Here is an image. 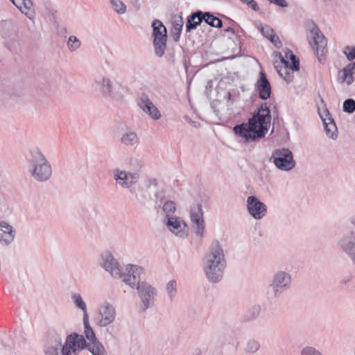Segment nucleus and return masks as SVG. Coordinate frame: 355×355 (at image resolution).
I'll list each match as a JSON object with an SVG mask.
<instances>
[{"mask_svg": "<svg viewBox=\"0 0 355 355\" xmlns=\"http://www.w3.org/2000/svg\"><path fill=\"white\" fill-rule=\"evenodd\" d=\"M270 110L267 103L260 105L257 111L248 119L234 127L236 135L243 139L244 142L254 141L265 137L270 125Z\"/></svg>", "mask_w": 355, "mask_h": 355, "instance_id": "f257e3e1", "label": "nucleus"}, {"mask_svg": "<svg viewBox=\"0 0 355 355\" xmlns=\"http://www.w3.org/2000/svg\"><path fill=\"white\" fill-rule=\"evenodd\" d=\"M226 268L223 249L218 241L213 243L206 253L202 264L205 275L209 282H220Z\"/></svg>", "mask_w": 355, "mask_h": 355, "instance_id": "f03ea898", "label": "nucleus"}, {"mask_svg": "<svg viewBox=\"0 0 355 355\" xmlns=\"http://www.w3.org/2000/svg\"><path fill=\"white\" fill-rule=\"evenodd\" d=\"M129 272L131 276L124 279V283L131 288H136L138 295L141 301L144 310L148 309L154 304L157 291L155 287L146 282H141V275L144 273L141 266H129Z\"/></svg>", "mask_w": 355, "mask_h": 355, "instance_id": "7ed1b4c3", "label": "nucleus"}, {"mask_svg": "<svg viewBox=\"0 0 355 355\" xmlns=\"http://www.w3.org/2000/svg\"><path fill=\"white\" fill-rule=\"evenodd\" d=\"M87 348L92 355H106L103 345L98 341L87 344L83 335L73 333L69 335L62 347V355H77Z\"/></svg>", "mask_w": 355, "mask_h": 355, "instance_id": "20e7f679", "label": "nucleus"}, {"mask_svg": "<svg viewBox=\"0 0 355 355\" xmlns=\"http://www.w3.org/2000/svg\"><path fill=\"white\" fill-rule=\"evenodd\" d=\"M28 163L29 172L34 180L44 182L51 178L53 173L51 165L40 149L33 148L30 151Z\"/></svg>", "mask_w": 355, "mask_h": 355, "instance_id": "39448f33", "label": "nucleus"}, {"mask_svg": "<svg viewBox=\"0 0 355 355\" xmlns=\"http://www.w3.org/2000/svg\"><path fill=\"white\" fill-rule=\"evenodd\" d=\"M99 264L101 267L108 272L112 277L121 279L123 282H124L125 277H128L129 275L131 276V273L128 271V267L138 266L137 265L128 264L123 268L109 252H106L101 255Z\"/></svg>", "mask_w": 355, "mask_h": 355, "instance_id": "423d86ee", "label": "nucleus"}, {"mask_svg": "<svg viewBox=\"0 0 355 355\" xmlns=\"http://www.w3.org/2000/svg\"><path fill=\"white\" fill-rule=\"evenodd\" d=\"M116 318L115 306L108 302H103L97 309L94 317V324L101 328L107 327L112 324Z\"/></svg>", "mask_w": 355, "mask_h": 355, "instance_id": "0eeeda50", "label": "nucleus"}, {"mask_svg": "<svg viewBox=\"0 0 355 355\" xmlns=\"http://www.w3.org/2000/svg\"><path fill=\"white\" fill-rule=\"evenodd\" d=\"M270 160H272L277 168L282 171H290L296 164L293 153L287 148L275 149L272 153Z\"/></svg>", "mask_w": 355, "mask_h": 355, "instance_id": "6e6552de", "label": "nucleus"}, {"mask_svg": "<svg viewBox=\"0 0 355 355\" xmlns=\"http://www.w3.org/2000/svg\"><path fill=\"white\" fill-rule=\"evenodd\" d=\"M113 179L116 186L124 189H130L140 180L138 171H131L115 168L112 170Z\"/></svg>", "mask_w": 355, "mask_h": 355, "instance_id": "1a4fd4ad", "label": "nucleus"}, {"mask_svg": "<svg viewBox=\"0 0 355 355\" xmlns=\"http://www.w3.org/2000/svg\"><path fill=\"white\" fill-rule=\"evenodd\" d=\"M291 275L286 271L279 270L273 275L269 287L272 290L274 297L279 298L284 292L291 288Z\"/></svg>", "mask_w": 355, "mask_h": 355, "instance_id": "9d476101", "label": "nucleus"}, {"mask_svg": "<svg viewBox=\"0 0 355 355\" xmlns=\"http://www.w3.org/2000/svg\"><path fill=\"white\" fill-rule=\"evenodd\" d=\"M337 246L355 263V230L345 232L338 239Z\"/></svg>", "mask_w": 355, "mask_h": 355, "instance_id": "9b49d317", "label": "nucleus"}, {"mask_svg": "<svg viewBox=\"0 0 355 355\" xmlns=\"http://www.w3.org/2000/svg\"><path fill=\"white\" fill-rule=\"evenodd\" d=\"M246 207L249 215L254 220H261L267 214L266 205L254 196L247 198Z\"/></svg>", "mask_w": 355, "mask_h": 355, "instance_id": "f8f14e48", "label": "nucleus"}, {"mask_svg": "<svg viewBox=\"0 0 355 355\" xmlns=\"http://www.w3.org/2000/svg\"><path fill=\"white\" fill-rule=\"evenodd\" d=\"M190 218L191 221V225L196 235L200 237H203L205 230V225L201 205L197 204L191 207Z\"/></svg>", "mask_w": 355, "mask_h": 355, "instance_id": "ddd939ff", "label": "nucleus"}, {"mask_svg": "<svg viewBox=\"0 0 355 355\" xmlns=\"http://www.w3.org/2000/svg\"><path fill=\"white\" fill-rule=\"evenodd\" d=\"M304 26L309 44H327V38L312 19L306 20Z\"/></svg>", "mask_w": 355, "mask_h": 355, "instance_id": "4468645a", "label": "nucleus"}, {"mask_svg": "<svg viewBox=\"0 0 355 355\" xmlns=\"http://www.w3.org/2000/svg\"><path fill=\"white\" fill-rule=\"evenodd\" d=\"M164 223L168 230L180 238H185L188 235V227L187 223L180 217L164 218Z\"/></svg>", "mask_w": 355, "mask_h": 355, "instance_id": "2eb2a0df", "label": "nucleus"}, {"mask_svg": "<svg viewBox=\"0 0 355 355\" xmlns=\"http://www.w3.org/2000/svg\"><path fill=\"white\" fill-rule=\"evenodd\" d=\"M94 83L99 86L103 95L106 98L119 100L121 98V95L113 87L110 79L105 76H96L94 78Z\"/></svg>", "mask_w": 355, "mask_h": 355, "instance_id": "dca6fc26", "label": "nucleus"}, {"mask_svg": "<svg viewBox=\"0 0 355 355\" xmlns=\"http://www.w3.org/2000/svg\"><path fill=\"white\" fill-rule=\"evenodd\" d=\"M137 105L150 119L155 121L161 119L162 114L160 111L146 95H143L139 98Z\"/></svg>", "mask_w": 355, "mask_h": 355, "instance_id": "f3484780", "label": "nucleus"}, {"mask_svg": "<svg viewBox=\"0 0 355 355\" xmlns=\"http://www.w3.org/2000/svg\"><path fill=\"white\" fill-rule=\"evenodd\" d=\"M255 89L261 100H267L271 96V86L266 78V73L260 72L259 78L255 83Z\"/></svg>", "mask_w": 355, "mask_h": 355, "instance_id": "a211bd4d", "label": "nucleus"}, {"mask_svg": "<svg viewBox=\"0 0 355 355\" xmlns=\"http://www.w3.org/2000/svg\"><path fill=\"white\" fill-rule=\"evenodd\" d=\"M152 27L153 29V44H166L167 41L166 28L159 19H155L153 21Z\"/></svg>", "mask_w": 355, "mask_h": 355, "instance_id": "6ab92c4d", "label": "nucleus"}, {"mask_svg": "<svg viewBox=\"0 0 355 355\" xmlns=\"http://www.w3.org/2000/svg\"><path fill=\"white\" fill-rule=\"evenodd\" d=\"M16 230L5 221L0 223V243L4 245H10L15 239Z\"/></svg>", "mask_w": 355, "mask_h": 355, "instance_id": "aec40b11", "label": "nucleus"}, {"mask_svg": "<svg viewBox=\"0 0 355 355\" xmlns=\"http://www.w3.org/2000/svg\"><path fill=\"white\" fill-rule=\"evenodd\" d=\"M320 116L322 121L327 135L331 139L336 138L337 127L329 112L327 110H324L322 113H320Z\"/></svg>", "mask_w": 355, "mask_h": 355, "instance_id": "412c9836", "label": "nucleus"}, {"mask_svg": "<svg viewBox=\"0 0 355 355\" xmlns=\"http://www.w3.org/2000/svg\"><path fill=\"white\" fill-rule=\"evenodd\" d=\"M355 78V62H352L343 68L338 73V80L340 83L352 85Z\"/></svg>", "mask_w": 355, "mask_h": 355, "instance_id": "4be33fe9", "label": "nucleus"}, {"mask_svg": "<svg viewBox=\"0 0 355 355\" xmlns=\"http://www.w3.org/2000/svg\"><path fill=\"white\" fill-rule=\"evenodd\" d=\"M279 56L282 64H291L292 71L300 70V60L292 51L286 49L284 55L279 53Z\"/></svg>", "mask_w": 355, "mask_h": 355, "instance_id": "5701e85b", "label": "nucleus"}, {"mask_svg": "<svg viewBox=\"0 0 355 355\" xmlns=\"http://www.w3.org/2000/svg\"><path fill=\"white\" fill-rule=\"evenodd\" d=\"M172 28L171 35L175 42H179L180 34L184 25V21L181 16L173 15L171 19Z\"/></svg>", "mask_w": 355, "mask_h": 355, "instance_id": "b1692460", "label": "nucleus"}, {"mask_svg": "<svg viewBox=\"0 0 355 355\" xmlns=\"http://www.w3.org/2000/svg\"><path fill=\"white\" fill-rule=\"evenodd\" d=\"M202 20L203 12L198 10L194 13H192L187 18V21L186 23V31L189 32L192 29H195L197 26L201 24Z\"/></svg>", "mask_w": 355, "mask_h": 355, "instance_id": "393cba45", "label": "nucleus"}, {"mask_svg": "<svg viewBox=\"0 0 355 355\" xmlns=\"http://www.w3.org/2000/svg\"><path fill=\"white\" fill-rule=\"evenodd\" d=\"M275 68L279 76L284 78L286 83H290L293 81L294 71H292L291 64H282V65H276Z\"/></svg>", "mask_w": 355, "mask_h": 355, "instance_id": "a878e982", "label": "nucleus"}, {"mask_svg": "<svg viewBox=\"0 0 355 355\" xmlns=\"http://www.w3.org/2000/svg\"><path fill=\"white\" fill-rule=\"evenodd\" d=\"M71 299L75 307L83 312V318L89 317L87 304L83 300L81 295L78 293H73L71 295Z\"/></svg>", "mask_w": 355, "mask_h": 355, "instance_id": "bb28decb", "label": "nucleus"}, {"mask_svg": "<svg viewBox=\"0 0 355 355\" xmlns=\"http://www.w3.org/2000/svg\"><path fill=\"white\" fill-rule=\"evenodd\" d=\"M120 141L126 146H133L137 145L139 140L135 132L128 131L122 135Z\"/></svg>", "mask_w": 355, "mask_h": 355, "instance_id": "cd10ccee", "label": "nucleus"}, {"mask_svg": "<svg viewBox=\"0 0 355 355\" xmlns=\"http://www.w3.org/2000/svg\"><path fill=\"white\" fill-rule=\"evenodd\" d=\"M257 28L263 36L267 38L270 42L273 43V44H276L277 42H280L279 37L275 34L274 30L270 26H263L260 24Z\"/></svg>", "mask_w": 355, "mask_h": 355, "instance_id": "c85d7f7f", "label": "nucleus"}, {"mask_svg": "<svg viewBox=\"0 0 355 355\" xmlns=\"http://www.w3.org/2000/svg\"><path fill=\"white\" fill-rule=\"evenodd\" d=\"M83 326H84V334L87 339L89 341V343L97 341L98 339L96 334L89 324V317L83 318Z\"/></svg>", "mask_w": 355, "mask_h": 355, "instance_id": "c756f323", "label": "nucleus"}, {"mask_svg": "<svg viewBox=\"0 0 355 355\" xmlns=\"http://www.w3.org/2000/svg\"><path fill=\"white\" fill-rule=\"evenodd\" d=\"M165 289L170 302H173L178 294V284L176 280H169L166 284Z\"/></svg>", "mask_w": 355, "mask_h": 355, "instance_id": "7c9ffc66", "label": "nucleus"}, {"mask_svg": "<svg viewBox=\"0 0 355 355\" xmlns=\"http://www.w3.org/2000/svg\"><path fill=\"white\" fill-rule=\"evenodd\" d=\"M203 20L212 27L221 28L223 26L222 21L209 12H203Z\"/></svg>", "mask_w": 355, "mask_h": 355, "instance_id": "2f4dec72", "label": "nucleus"}, {"mask_svg": "<svg viewBox=\"0 0 355 355\" xmlns=\"http://www.w3.org/2000/svg\"><path fill=\"white\" fill-rule=\"evenodd\" d=\"M19 10L30 19L35 16V11L33 8V3L31 0L23 1L21 7Z\"/></svg>", "mask_w": 355, "mask_h": 355, "instance_id": "473e14b6", "label": "nucleus"}, {"mask_svg": "<svg viewBox=\"0 0 355 355\" xmlns=\"http://www.w3.org/2000/svg\"><path fill=\"white\" fill-rule=\"evenodd\" d=\"M128 165L131 171H138L139 175H141V170L144 166V162L141 159L137 157H131L129 159Z\"/></svg>", "mask_w": 355, "mask_h": 355, "instance_id": "72a5a7b5", "label": "nucleus"}, {"mask_svg": "<svg viewBox=\"0 0 355 355\" xmlns=\"http://www.w3.org/2000/svg\"><path fill=\"white\" fill-rule=\"evenodd\" d=\"M62 347L61 340L55 341L54 343L49 345L45 348L46 355H59V352H62Z\"/></svg>", "mask_w": 355, "mask_h": 355, "instance_id": "f704fd0d", "label": "nucleus"}, {"mask_svg": "<svg viewBox=\"0 0 355 355\" xmlns=\"http://www.w3.org/2000/svg\"><path fill=\"white\" fill-rule=\"evenodd\" d=\"M261 306L260 305H254L252 306L246 313L244 316L245 321H252L257 318L261 312Z\"/></svg>", "mask_w": 355, "mask_h": 355, "instance_id": "c9c22d12", "label": "nucleus"}, {"mask_svg": "<svg viewBox=\"0 0 355 355\" xmlns=\"http://www.w3.org/2000/svg\"><path fill=\"white\" fill-rule=\"evenodd\" d=\"M162 210L166 214L165 218L173 217V214L176 210V204L174 201L166 200L162 206Z\"/></svg>", "mask_w": 355, "mask_h": 355, "instance_id": "e433bc0d", "label": "nucleus"}, {"mask_svg": "<svg viewBox=\"0 0 355 355\" xmlns=\"http://www.w3.org/2000/svg\"><path fill=\"white\" fill-rule=\"evenodd\" d=\"M314 53L318 58V61L320 63H323L325 61L326 54L328 51L327 46H315L313 49Z\"/></svg>", "mask_w": 355, "mask_h": 355, "instance_id": "4c0bfd02", "label": "nucleus"}, {"mask_svg": "<svg viewBox=\"0 0 355 355\" xmlns=\"http://www.w3.org/2000/svg\"><path fill=\"white\" fill-rule=\"evenodd\" d=\"M110 4L113 10L119 15L126 12V6L121 0H110Z\"/></svg>", "mask_w": 355, "mask_h": 355, "instance_id": "58836bf2", "label": "nucleus"}, {"mask_svg": "<svg viewBox=\"0 0 355 355\" xmlns=\"http://www.w3.org/2000/svg\"><path fill=\"white\" fill-rule=\"evenodd\" d=\"M260 347L259 343L256 340H250L248 341L246 344V347L245 349V352L247 353H255L258 351Z\"/></svg>", "mask_w": 355, "mask_h": 355, "instance_id": "ea45409f", "label": "nucleus"}, {"mask_svg": "<svg viewBox=\"0 0 355 355\" xmlns=\"http://www.w3.org/2000/svg\"><path fill=\"white\" fill-rule=\"evenodd\" d=\"M343 111L347 113H353L355 111V101L352 98L345 100L343 105Z\"/></svg>", "mask_w": 355, "mask_h": 355, "instance_id": "a19ab883", "label": "nucleus"}, {"mask_svg": "<svg viewBox=\"0 0 355 355\" xmlns=\"http://www.w3.org/2000/svg\"><path fill=\"white\" fill-rule=\"evenodd\" d=\"M300 355H322V353L311 346H306L300 351Z\"/></svg>", "mask_w": 355, "mask_h": 355, "instance_id": "79ce46f5", "label": "nucleus"}, {"mask_svg": "<svg viewBox=\"0 0 355 355\" xmlns=\"http://www.w3.org/2000/svg\"><path fill=\"white\" fill-rule=\"evenodd\" d=\"M347 59L350 61L355 59V46H346L343 51Z\"/></svg>", "mask_w": 355, "mask_h": 355, "instance_id": "37998d69", "label": "nucleus"}, {"mask_svg": "<svg viewBox=\"0 0 355 355\" xmlns=\"http://www.w3.org/2000/svg\"><path fill=\"white\" fill-rule=\"evenodd\" d=\"M232 53L225 56L224 59H234L241 54V46H234L232 49Z\"/></svg>", "mask_w": 355, "mask_h": 355, "instance_id": "c03bdc74", "label": "nucleus"}, {"mask_svg": "<svg viewBox=\"0 0 355 355\" xmlns=\"http://www.w3.org/2000/svg\"><path fill=\"white\" fill-rule=\"evenodd\" d=\"M155 53L157 56L162 57L165 51L166 46H155Z\"/></svg>", "mask_w": 355, "mask_h": 355, "instance_id": "a18cd8bd", "label": "nucleus"}, {"mask_svg": "<svg viewBox=\"0 0 355 355\" xmlns=\"http://www.w3.org/2000/svg\"><path fill=\"white\" fill-rule=\"evenodd\" d=\"M247 5L252 9L254 11H258L259 10V8L257 3V2L254 0H250Z\"/></svg>", "mask_w": 355, "mask_h": 355, "instance_id": "49530a36", "label": "nucleus"}, {"mask_svg": "<svg viewBox=\"0 0 355 355\" xmlns=\"http://www.w3.org/2000/svg\"><path fill=\"white\" fill-rule=\"evenodd\" d=\"M184 119L187 122H188L189 123H190L192 126H193L195 128H198L200 125V123L198 122L192 121L190 119V117L187 115L184 116Z\"/></svg>", "mask_w": 355, "mask_h": 355, "instance_id": "de8ad7c7", "label": "nucleus"}, {"mask_svg": "<svg viewBox=\"0 0 355 355\" xmlns=\"http://www.w3.org/2000/svg\"><path fill=\"white\" fill-rule=\"evenodd\" d=\"M69 42H73V43L79 42V40L76 36H70L69 37V40H68V43H69Z\"/></svg>", "mask_w": 355, "mask_h": 355, "instance_id": "09e8293b", "label": "nucleus"}, {"mask_svg": "<svg viewBox=\"0 0 355 355\" xmlns=\"http://www.w3.org/2000/svg\"><path fill=\"white\" fill-rule=\"evenodd\" d=\"M223 31L225 33H231L232 35H234V30L231 27H227V28L224 29Z\"/></svg>", "mask_w": 355, "mask_h": 355, "instance_id": "8fccbe9b", "label": "nucleus"}, {"mask_svg": "<svg viewBox=\"0 0 355 355\" xmlns=\"http://www.w3.org/2000/svg\"><path fill=\"white\" fill-rule=\"evenodd\" d=\"M192 355H202V349L200 348L196 349Z\"/></svg>", "mask_w": 355, "mask_h": 355, "instance_id": "3c124183", "label": "nucleus"}, {"mask_svg": "<svg viewBox=\"0 0 355 355\" xmlns=\"http://www.w3.org/2000/svg\"><path fill=\"white\" fill-rule=\"evenodd\" d=\"M349 222L355 227V214L350 217Z\"/></svg>", "mask_w": 355, "mask_h": 355, "instance_id": "603ef678", "label": "nucleus"}, {"mask_svg": "<svg viewBox=\"0 0 355 355\" xmlns=\"http://www.w3.org/2000/svg\"><path fill=\"white\" fill-rule=\"evenodd\" d=\"M78 46H73V45H71V46H69V50L71 51H76L77 49V47Z\"/></svg>", "mask_w": 355, "mask_h": 355, "instance_id": "864d4df0", "label": "nucleus"}, {"mask_svg": "<svg viewBox=\"0 0 355 355\" xmlns=\"http://www.w3.org/2000/svg\"><path fill=\"white\" fill-rule=\"evenodd\" d=\"M226 96H227V99L230 100L232 95L230 92H227Z\"/></svg>", "mask_w": 355, "mask_h": 355, "instance_id": "5fc2aeb1", "label": "nucleus"}, {"mask_svg": "<svg viewBox=\"0 0 355 355\" xmlns=\"http://www.w3.org/2000/svg\"><path fill=\"white\" fill-rule=\"evenodd\" d=\"M242 2L245 3L247 4V3L250 1V0H241Z\"/></svg>", "mask_w": 355, "mask_h": 355, "instance_id": "6e6d98bb", "label": "nucleus"}, {"mask_svg": "<svg viewBox=\"0 0 355 355\" xmlns=\"http://www.w3.org/2000/svg\"><path fill=\"white\" fill-rule=\"evenodd\" d=\"M210 83H208V85L206 86V88L207 89L208 87H210V85H209Z\"/></svg>", "mask_w": 355, "mask_h": 355, "instance_id": "4d7b16f0", "label": "nucleus"}, {"mask_svg": "<svg viewBox=\"0 0 355 355\" xmlns=\"http://www.w3.org/2000/svg\"><path fill=\"white\" fill-rule=\"evenodd\" d=\"M210 83H208V85L206 86V88L207 89L208 87H210V85H209Z\"/></svg>", "mask_w": 355, "mask_h": 355, "instance_id": "13d9d810", "label": "nucleus"}, {"mask_svg": "<svg viewBox=\"0 0 355 355\" xmlns=\"http://www.w3.org/2000/svg\"><path fill=\"white\" fill-rule=\"evenodd\" d=\"M152 183L156 184V180H155V179H154V180L152 181Z\"/></svg>", "mask_w": 355, "mask_h": 355, "instance_id": "bf43d9fd", "label": "nucleus"}]
</instances>
